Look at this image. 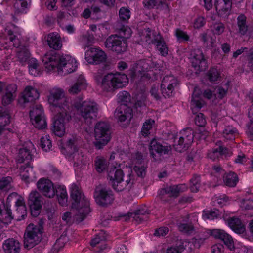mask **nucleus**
<instances>
[{"instance_id": "nucleus-5", "label": "nucleus", "mask_w": 253, "mask_h": 253, "mask_svg": "<svg viewBox=\"0 0 253 253\" xmlns=\"http://www.w3.org/2000/svg\"><path fill=\"white\" fill-rule=\"evenodd\" d=\"M111 129L110 125L105 122L97 123L94 128L95 141L93 142L96 149H102L110 141Z\"/></svg>"}, {"instance_id": "nucleus-40", "label": "nucleus", "mask_w": 253, "mask_h": 253, "mask_svg": "<svg viewBox=\"0 0 253 253\" xmlns=\"http://www.w3.org/2000/svg\"><path fill=\"white\" fill-rule=\"evenodd\" d=\"M105 240L106 237L104 235V233L102 231H101L97 235H95L91 240L90 245L92 247L98 245V247L100 248V251H102L106 247V244H105Z\"/></svg>"}, {"instance_id": "nucleus-24", "label": "nucleus", "mask_w": 253, "mask_h": 253, "mask_svg": "<svg viewBox=\"0 0 253 253\" xmlns=\"http://www.w3.org/2000/svg\"><path fill=\"white\" fill-rule=\"evenodd\" d=\"M20 171L21 179L26 183H29L34 180L35 173L30 163H26L22 165L20 168Z\"/></svg>"}, {"instance_id": "nucleus-43", "label": "nucleus", "mask_w": 253, "mask_h": 253, "mask_svg": "<svg viewBox=\"0 0 253 253\" xmlns=\"http://www.w3.org/2000/svg\"><path fill=\"white\" fill-rule=\"evenodd\" d=\"M10 116L8 110L0 106V126H4L10 123Z\"/></svg>"}, {"instance_id": "nucleus-14", "label": "nucleus", "mask_w": 253, "mask_h": 253, "mask_svg": "<svg viewBox=\"0 0 253 253\" xmlns=\"http://www.w3.org/2000/svg\"><path fill=\"white\" fill-rule=\"evenodd\" d=\"M178 84V81L176 78L173 75L165 76L162 81L161 90L163 95L166 97H169Z\"/></svg>"}, {"instance_id": "nucleus-47", "label": "nucleus", "mask_w": 253, "mask_h": 253, "mask_svg": "<svg viewBox=\"0 0 253 253\" xmlns=\"http://www.w3.org/2000/svg\"><path fill=\"white\" fill-rule=\"evenodd\" d=\"M155 122L153 119H148L143 124L141 133L143 136H146L150 133V130L155 126Z\"/></svg>"}, {"instance_id": "nucleus-52", "label": "nucleus", "mask_w": 253, "mask_h": 253, "mask_svg": "<svg viewBox=\"0 0 253 253\" xmlns=\"http://www.w3.org/2000/svg\"><path fill=\"white\" fill-rule=\"evenodd\" d=\"M66 152L69 154H72L77 151V141L75 138L69 139L66 143L65 148Z\"/></svg>"}, {"instance_id": "nucleus-38", "label": "nucleus", "mask_w": 253, "mask_h": 253, "mask_svg": "<svg viewBox=\"0 0 253 253\" xmlns=\"http://www.w3.org/2000/svg\"><path fill=\"white\" fill-rule=\"evenodd\" d=\"M237 25L238 33L241 35H245L248 31V26L247 23V17L244 14L239 15L237 18Z\"/></svg>"}, {"instance_id": "nucleus-48", "label": "nucleus", "mask_w": 253, "mask_h": 253, "mask_svg": "<svg viewBox=\"0 0 253 253\" xmlns=\"http://www.w3.org/2000/svg\"><path fill=\"white\" fill-rule=\"evenodd\" d=\"M95 169L98 172L103 171L107 167V161L101 157H97L95 160Z\"/></svg>"}, {"instance_id": "nucleus-60", "label": "nucleus", "mask_w": 253, "mask_h": 253, "mask_svg": "<svg viewBox=\"0 0 253 253\" xmlns=\"http://www.w3.org/2000/svg\"><path fill=\"white\" fill-rule=\"evenodd\" d=\"M66 241L67 239L65 237L61 236L58 238L53 247V252L57 253L60 251L64 247Z\"/></svg>"}, {"instance_id": "nucleus-26", "label": "nucleus", "mask_w": 253, "mask_h": 253, "mask_svg": "<svg viewBox=\"0 0 253 253\" xmlns=\"http://www.w3.org/2000/svg\"><path fill=\"white\" fill-rule=\"evenodd\" d=\"M39 94L37 90L31 86H27L22 96L23 103H32L39 98Z\"/></svg>"}, {"instance_id": "nucleus-64", "label": "nucleus", "mask_w": 253, "mask_h": 253, "mask_svg": "<svg viewBox=\"0 0 253 253\" xmlns=\"http://www.w3.org/2000/svg\"><path fill=\"white\" fill-rule=\"evenodd\" d=\"M16 97L12 95L5 93L2 96L1 102L2 105L7 106L11 104L15 99Z\"/></svg>"}, {"instance_id": "nucleus-2", "label": "nucleus", "mask_w": 253, "mask_h": 253, "mask_svg": "<svg viewBox=\"0 0 253 253\" xmlns=\"http://www.w3.org/2000/svg\"><path fill=\"white\" fill-rule=\"evenodd\" d=\"M45 68L49 71L57 68L59 74L66 75L75 71L77 68L75 59L68 55L60 56L56 54H45L42 59Z\"/></svg>"}, {"instance_id": "nucleus-17", "label": "nucleus", "mask_w": 253, "mask_h": 253, "mask_svg": "<svg viewBox=\"0 0 253 253\" xmlns=\"http://www.w3.org/2000/svg\"><path fill=\"white\" fill-rule=\"evenodd\" d=\"M156 67V64L151 59L141 60L136 63L135 73L141 76H150L148 73L153 71Z\"/></svg>"}, {"instance_id": "nucleus-1", "label": "nucleus", "mask_w": 253, "mask_h": 253, "mask_svg": "<svg viewBox=\"0 0 253 253\" xmlns=\"http://www.w3.org/2000/svg\"><path fill=\"white\" fill-rule=\"evenodd\" d=\"M63 89L55 88L51 90L48 96L50 104L55 107L57 112L54 117L53 132L59 137H62L65 132V124L71 118V112L73 106L69 101V99L64 97Z\"/></svg>"}, {"instance_id": "nucleus-53", "label": "nucleus", "mask_w": 253, "mask_h": 253, "mask_svg": "<svg viewBox=\"0 0 253 253\" xmlns=\"http://www.w3.org/2000/svg\"><path fill=\"white\" fill-rule=\"evenodd\" d=\"M12 179L11 177L7 176L2 177L0 180V189L5 191H8L12 188Z\"/></svg>"}, {"instance_id": "nucleus-27", "label": "nucleus", "mask_w": 253, "mask_h": 253, "mask_svg": "<svg viewBox=\"0 0 253 253\" xmlns=\"http://www.w3.org/2000/svg\"><path fill=\"white\" fill-rule=\"evenodd\" d=\"M232 5L231 0H216L215 7L220 16H225L230 10Z\"/></svg>"}, {"instance_id": "nucleus-55", "label": "nucleus", "mask_w": 253, "mask_h": 253, "mask_svg": "<svg viewBox=\"0 0 253 253\" xmlns=\"http://www.w3.org/2000/svg\"><path fill=\"white\" fill-rule=\"evenodd\" d=\"M155 44L156 46L157 49L162 56H165L168 54V48L162 36L160 41H157Z\"/></svg>"}, {"instance_id": "nucleus-11", "label": "nucleus", "mask_w": 253, "mask_h": 253, "mask_svg": "<svg viewBox=\"0 0 253 253\" xmlns=\"http://www.w3.org/2000/svg\"><path fill=\"white\" fill-rule=\"evenodd\" d=\"M94 197L96 203L103 207L112 204L115 199L113 191L106 188L96 189L94 193Z\"/></svg>"}, {"instance_id": "nucleus-61", "label": "nucleus", "mask_w": 253, "mask_h": 253, "mask_svg": "<svg viewBox=\"0 0 253 253\" xmlns=\"http://www.w3.org/2000/svg\"><path fill=\"white\" fill-rule=\"evenodd\" d=\"M207 75L209 81L211 82L217 81L220 77V73L218 70L215 68H211Z\"/></svg>"}, {"instance_id": "nucleus-37", "label": "nucleus", "mask_w": 253, "mask_h": 253, "mask_svg": "<svg viewBox=\"0 0 253 253\" xmlns=\"http://www.w3.org/2000/svg\"><path fill=\"white\" fill-rule=\"evenodd\" d=\"M149 212L147 210L139 209L134 212L129 213L128 216L133 218L138 223L148 219Z\"/></svg>"}, {"instance_id": "nucleus-41", "label": "nucleus", "mask_w": 253, "mask_h": 253, "mask_svg": "<svg viewBox=\"0 0 253 253\" xmlns=\"http://www.w3.org/2000/svg\"><path fill=\"white\" fill-rule=\"evenodd\" d=\"M17 48L16 50L17 57L20 62L23 64L30 59V53L29 50L26 46Z\"/></svg>"}, {"instance_id": "nucleus-20", "label": "nucleus", "mask_w": 253, "mask_h": 253, "mask_svg": "<svg viewBox=\"0 0 253 253\" xmlns=\"http://www.w3.org/2000/svg\"><path fill=\"white\" fill-rule=\"evenodd\" d=\"M114 116L120 122H124L126 120L130 121L133 117L132 110L126 105H120L116 109Z\"/></svg>"}, {"instance_id": "nucleus-29", "label": "nucleus", "mask_w": 253, "mask_h": 253, "mask_svg": "<svg viewBox=\"0 0 253 253\" xmlns=\"http://www.w3.org/2000/svg\"><path fill=\"white\" fill-rule=\"evenodd\" d=\"M31 3V0H14L13 4L14 14L20 15L26 13Z\"/></svg>"}, {"instance_id": "nucleus-19", "label": "nucleus", "mask_w": 253, "mask_h": 253, "mask_svg": "<svg viewBox=\"0 0 253 253\" xmlns=\"http://www.w3.org/2000/svg\"><path fill=\"white\" fill-rule=\"evenodd\" d=\"M149 149L153 158L155 160L158 161V159L156 158L155 152L157 153L159 156L167 154L171 150V147L168 146H163L156 139H154L150 143Z\"/></svg>"}, {"instance_id": "nucleus-51", "label": "nucleus", "mask_w": 253, "mask_h": 253, "mask_svg": "<svg viewBox=\"0 0 253 253\" xmlns=\"http://www.w3.org/2000/svg\"><path fill=\"white\" fill-rule=\"evenodd\" d=\"M119 33V36L123 38V40L126 41V39L129 38L132 34L131 29L128 26L123 25L120 28L117 27Z\"/></svg>"}, {"instance_id": "nucleus-4", "label": "nucleus", "mask_w": 253, "mask_h": 253, "mask_svg": "<svg viewBox=\"0 0 253 253\" xmlns=\"http://www.w3.org/2000/svg\"><path fill=\"white\" fill-rule=\"evenodd\" d=\"M97 84L104 91L113 92L116 89L122 88L128 84V79L124 73H110L100 79L96 77Z\"/></svg>"}, {"instance_id": "nucleus-42", "label": "nucleus", "mask_w": 253, "mask_h": 253, "mask_svg": "<svg viewBox=\"0 0 253 253\" xmlns=\"http://www.w3.org/2000/svg\"><path fill=\"white\" fill-rule=\"evenodd\" d=\"M238 134L239 133L237 129L230 126H226L223 131V136L227 140H234Z\"/></svg>"}, {"instance_id": "nucleus-35", "label": "nucleus", "mask_w": 253, "mask_h": 253, "mask_svg": "<svg viewBox=\"0 0 253 253\" xmlns=\"http://www.w3.org/2000/svg\"><path fill=\"white\" fill-rule=\"evenodd\" d=\"M223 182L225 185L230 187H234L239 181L237 174L232 171L225 173L223 176Z\"/></svg>"}, {"instance_id": "nucleus-13", "label": "nucleus", "mask_w": 253, "mask_h": 253, "mask_svg": "<svg viewBox=\"0 0 253 253\" xmlns=\"http://www.w3.org/2000/svg\"><path fill=\"white\" fill-rule=\"evenodd\" d=\"M124 176L123 170L116 168H111L108 173V178L113 189L116 191H122L124 189V185L122 184Z\"/></svg>"}, {"instance_id": "nucleus-10", "label": "nucleus", "mask_w": 253, "mask_h": 253, "mask_svg": "<svg viewBox=\"0 0 253 253\" xmlns=\"http://www.w3.org/2000/svg\"><path fill=\"white\" fill-rule=\"evenodd\" d=\"M193 131L189 128L184 129L180 132L178 140L174 145V147L176 151L182 152L189 148L193 141Z\"/></svg>"}, {"instance_id": "nucleus-50", "label": "nucleus", "mask_w": 253, "mask_h": 253, "mask_svg": "<svg viewBox=\"0 0 253 253\" xmlns=\"http://www.w3.org/2000/svg\"><path fill=\"white\" fill-rule=\"evenodd\" d=\"M190 188L192 192H197L201 186L200 175L194 174L190 180Z\"/></svg>"}, {"instance_id": "nucleus-23", "label": "nucleus", "mask_w": 253, "mask_h": 253, "mask_svg": "<svg viewBox=\"0 0 253 253\" xmlns=\"http://www.w3.org/2000/svg\"><path fill=\"white\" fill-rule=\"evenodd\" d=\"M211 235L215 238L222 240L230 250L234 249V241L232 237L224 231L220 229H213L211 231Z\"/></svg>"}, {"instance_id": "nucleus-58", "label": "nucleus", "mask_w": 253, "mask_h": 253, "mask_svg": "<svg viewBox=\"0 0 253 253\" xmlns=\"http://www.w3.org/2000/svg\"><path fill=\"white\" fill-rule=\"evenodd\" d=\"M229 201V197L225 194L215 195L212 199L214 205H218L222 207Z\"/></svg>"}, {"instance_id": "nucleus-21", "label": "nucleus", "mask_w": 253, "mask_h": 253, "mask_svg": "<svg viewBox=\"0 0 253 253\" xmlns=\"http://www.w3.org/2000/svg\"><path fill=\"white\" fill-rule=\"evenodd\" d=\"M2 249L4 253H19L21 250L20 243L18 240L9 238L3 242Z\"/></svg>"}, {"instance_id": "nucleus-62", "label": "nucleus", "mask_w": 253, "mask_h": 253, "mask_svg": "<svg viewBox=\"0 0 253 253\" xmlns=\"http://www.w3.org/2000/svg\"><path fill=\"white\" fill-rule=\"evenodd\" d=\"M175 35L179 41H188L189 40V36L186 32L182 30L177 28L175 31Z\"/></svg>"}, {"instance_id": "nucleus-49", "label": "nucleus", "mask_w": 253, "mask_h": 253, "mask_svg": "<svg viewBox=\"0 0 253 253\" xmlns=\"http://www.w3.org/2000/svg\"><path fill=\"white\" fill-rule=\"evenodd\" d=\"M40 146L45 151H48L51 149L52 144L49 135H46L41 138Z\"/></svg>"}, {"instance_id": "nucleus-16", "label": "nucleus", "mask_w": 253, "mask_h": 253, "mask_svg": "<svg viewBox=\"0 0 253 253\" xmlns=\"http://www.w3.org/2000/svg\"><path fill=\"white\" fill-rule=\"evenodd\" d=\"M38 190L44 196L52 198L55 195V187L52 181L48 179L42 178L37 183Z\"/></svg>"}, {"instance_id": "nucleus-46", "label": "nucleus", "mask_w": 253, "mask_h": 253, "mask_svg": "<svg viewBox=\"0 0 253 253\" xmlns=\"http://www.w3.org/2000/svg\"><path fill=\"white\" fill-rule=\"evenodd\" d=\"M94 39V38L92 35L87 33L80 37L79 42L82 46L85 48L87 47H89L93 43Z\"/></svg>"}, {"instance_id": "nucleus-54", "label": "nucleus", "mask_w": 253, "mask_h": 253, "mask_svg": "<svg viewBox=\"0 0 253 253\" xmlns=\"http://www.w3.org/2000/svg\"><path fill=\"white\" fill-rule=\"evenodd\" d=\"M178 229L179 231L190 235L194 233L195 229L192 223H179L178 225Z\"/></svg>"}, {"instance_id": "nucleus-32", "label": "nucleus", "mask_w": 253, "mask_h": 253, "mask_svg": "<svg viewBox=\"0 0 253 253\" xmlns=\"http://www.w3.org/2000/svg\"><path fill=\"white\" fill-rule=\"evenodd\" d=\"M47 41L49 46L55 50H59L62 47L60 37L57 33H51L48 34Z\"/></svg>"}, {"instance_id": "nucleus-45", "label": "nucleus", "mask_w": 253, "mask_h": 253, "mask_svg": "<svg viewBox=\"0 0 253 253\" xmlns=\"http://www.w3.org/2000/svg\"><path fill=\"white\" fill-rule=\"evenodd\" d=\"M118 100L121 103V105H126L127 106L128 103L131 101V96L130 94L126 91H120L117 95Z\"/></svg>"}, {"instance_id": "nucleus-7", "label": "nucleus", "mask_w": 253, "mask_h": 253, "mask_svg": "<svg viewBox=\"0 0 253 253\" xmlns=\"http://www.w3.org/2000/svg\"><path fill=\"white\" fill-rule=\"evenodd\" d=\"M75 107L80 111L81 116L87 124H90L97 117L98 105L93 101H84L80 105H75Z\"/></svg>"}, {"instance_id": "nucleus-22", "label": "nucleus", "mask_w": 253, "mask_h": 253, "mask_svg": "<svg viewBox=\"0 0 253 253\" xmlns=\"http://www.w3.org/2000/svg\"><path fill=\"white\" fill-rule=\"evenodd\" d=\"M162 36L159 32L152 30L149 28L145 29L141 36V40L148 44H154L157 41H160Z\"/></svg>"}, {"instance_id": "nucleus-56", "label": "nucleus", "mask_w": 253, "mask_h": 253, "mask_svg": "<svg viewBox=\"0 0 253 253\" xmlns=\"http://www.w3.org/2000/svg\"><path fill=\"white\" fill-rule=\"evenodd\" d=\"M219 215V211L218 210H204L203 211L202 217L204 220L209 219L213 220L217 218Z\"/></svg>"}, {"instance_id": "nucleus-18", "label": "nucleus", "mask_w": 253, "mask_h": 253, "mask_svg": "<svg viewBox=\"0 0 253 253\" xmlns=\"http://www.w3.org/2000/svg\"><path fill=\"white\" fill-rule=\"evenodd\" d=\"M4 33L8 37L10 42H12L13 45L19 47L20 42L17 37V35L20 34L19 27L11 23H8L6 25Z\"/></svg>"}, {"instance_id": "nucleus-15", "label": "nucleus", "mask_w": 253, "mask_h": 253, "mask_svg": "<svg viewBox=\"0 0 253 253\" xmlns=\"http://www.w3.org/2000/svg\"><path fill=\"white\" fill-rule=\"evenodd\" d=\"M191 62L195 70L204 71L207 67V62L203 52L199 49H195L191 52Z\"/></svg>"}, {"instance_id": "nucleus-44", "label": "nucleus", "mask_w": 253, "mask_h": 253, "mask_svg": "<svg viewBox=\"0 0 253 253\" xmlns=\"http://www.w3.org/2000/svg\"><path fill=\"white\" fill-rule=\"evenodd\" d=\"M27 62L30 74L34 76H37L39 73V65L37 60L35 58H31Z\"/></svg>"}, {"instance_id": "nucleus-28", "label": "nucleus", "mask_w": 253, "mask_h": 253, "mask_svg": "<svg viewBox=\"0 0 253 253\" xmlns=\"http://www.w3.org/2000/svg\"><path fill=\"white\" fill-rule=\"evenodd\" d=\"M86 81L84 77L80 75L76 82L69 88L68 91L71 94H78L87 87Z\"/></svg>"}, {"instance_id": "nucleus-8", "label": "nucleus", "mask_w": 253, "mask_h": 253, "mask_svg": "<svg viewBox=\"0 0 253 253\" xmlns=\"http://www.w3.org/2000/svg\"><path fill=\"white\" fill-rule=\"evenodd\" d=\"M106 48L117 54H121L125 52L127 49L126 41L119 37L117 34L111 35L104 42Z\"/></svg>"}, {"instance_id": "nucleus-59", "label": "nucleus", "mask_w": 253, "mask_h": 253, "mask_svg": "<svg viewBox=\"0 0 253 253\" xmlns=\"http://www.w3.org/2000/svg\"><path fill=\"white\" fill-rule=\"evenodd\" d=\"M211 31L214 35H220L225 30V26L221 22H215L211 26Z\"/></svg>"}, {"instance_id": "nucleus-39", "label": "nucleus", "mask_w": 253, "mask_h": 253, "mask_svg": "<svg viewBox=\"0 0 253 253\" xmlns=\"http://www.w3.org/2000/svg\"><path fill=\"white\" fill-rule=\"evenodd\" d=\"M187 187L185 184L172 185L165 189V193L170 197H177L179 193L185 191Z\"/></svg>"}, {"instance_id": "nucleus-30", "label": "nucleus", "mask_w": 253, "mask_h": 253, "mask_svg": "<svg viewBox=\"0 0 253 253\" xmlns=\"http://www.w3.org/2000/svg\"><path fill=\"white\" fill-rule=\"evenodd\" d=\"M33 146V144L30 143L28 146L24 147L19 149L17 158L18 163H23L25 162V163H30V161L32 160V155L30 148Z\"/></svg>"}, {"instance_id": "nucleus-31", "label": "nucleus", "mask_w": 253, "mask_h": 253, "mask_svg": "<svg viewBox=\"0 0 253 253\" xmlns=\"http://www.w3.org/2000/svg\"><path fill=\"white\" fill-rule=\"evenodd\" d=\"M229 226L236 233L242 234L245 232L246 228L241 220L236 217H232L228 219Z\"/></svg>"}, {"instance_id": "nucleus-34", "label": "nucleus", "mask_w": 253, "mask_h": 253, "mask_svg": "<svg viewBox=\"0 0 253 253\" xmlns=\"http://www.w3.org/2000/svg\"><path fill=\"white\" fill-rule=\"evenodd\" d=\"M55 194H56L59 203L64 206L67 205L68 195L65 187L63 185H59L55 187Z\"/></svg>"}, {"instance_id": "nucleus-9", "label": "nucleus", "mask_w": 253, "mask_h": 253, "mask_svg": "<svg viewBox=\"0 0 253 253\" xmlns=\"http://www.w3.org/2000/svg\"><path fill=\"white\" fill-rule=\"evenodd\" d=\"M29 115L32 124L39 129L46 128L47 123L44 111L41 105H34L29 112Z\"/></svg>"}, {"instance_id": "nucleus-63", "label": "nucleus", "mask_w": 253, "mask_h": 253, "mask_svg": "<svg viewBox=\"0 0 253 253\" xmlns=\"http://www.w3.org/2000/svg\"><path fill=\"white\" fill-rule=\"evenodd\" d=\"M240 206L246 210L253 209V199H245L241 201Z\"/></svg>"}, {"instance_id": "nucleus-57", "label": "nucleus", "mask_w": 253, "mask_h": 253, "mask_svg": "<svg viewBox=\"0 0 253 253\" xmlns=\"http://www.w3.org/2000/svg\"><path fill=\"white\" fill-rule=\"evenodd\" d=\"M120 19L124 23H127L130 18V12L128 8L123 7L119 11Z\"/></svg>"}, {"instance_id": "nucleus-25", "label": "nucleus", "mask_w": 253, "mask_h": 253, "mask_svg": "<svg viewBox=\"0 0 253 253\" xmlns=\"http://www.w3.org/2000/svg\"><path fill=\"white\" fill-rule=\"evenodd\" d=\"M201 91L197 87L194 89L191 101V108L193 113H196L204 104V101L201 99Z\"/></svg>"}, {"instance_id": "nucleus-12", "label": "nucleus", "mask_w": 253, "mask_h": 253, "mask_svg": "<svg viewBox=\"0 0 253 253\" xmlns=\"http://www.w3.org/2000/svg\"><path fill=\"white\" fill-rule=\"evenodd\" d=\"M85 58L88 63L97 65L105 63L107 55L99 47H91L85 52Z\"/></svg>"}, {"instance_id": "nucleus-33", "label": "nucleus", "mask_w": 253, "mask_h": 253, "mask_svg": "<svg viewBox=\"0 0 253 253\" xmlns=\"http://www.w3.org/2000/svg\"><path fill=\"white\" fill-rule=\"evenodd\" d=\"M42 197L37 191L31 192L29 195L28 204L30 209H40L42 206Z\"/></svg>"}, {"instance_id": "nucleus-36", "label": "nucleus", "mask_w": 253, "mask_h": 253, "mask_svg": "<svg viewBox=\"0 0 253 253\" xmlns=\"http://www.w3.org/2000/svg\"><path fill=\"white\" fill-rule=\"evenodd\" d=\"M212 230H209L199 232V234L192 239L194 246L198 248H200L201 245L204 243L205 241L209 237L210 235H211Z\"/></svg>"}, {"instance_id": "nucleus-6", "label": "nucleus", "mask_w": 253, "mask_h": 253, "mask_svg": "<svg viewBox=\"0 0 253 253\" xmlns=\"http://www.w3.org/2000/svg\"><path fill=\"white\" fill-rule=\"evenodd\" d=\"M42 228L40 225L30 224L24 233V248L30 249L39 243L42 237Z\"/></svg>"}, {"instance_id": "nucleus-3", "label": "nucleus", "mask_w": 253, "mask_h": 253, "mask_svg": "<svg viewBox=\"0 0 253 253\" xmlns=\"http://www.w3.org/2000/svg\"><path fill=\"white\" fill-rule=\"evenodd\" d=\"M70 195L74 201L72 207L77 210L73 216V220L80 223L90 212L89 201L84 196L81 187L75 183L72 184L71 186Z\"/></svg>"}]
</instances>
